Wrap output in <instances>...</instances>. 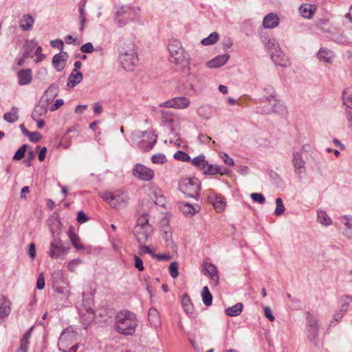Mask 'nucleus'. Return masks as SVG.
Returning a JSON list of instances; mask_svg holds the SVG:
<instances>
[{
    "mask_svg": "<svg viewBox=\"0 0 352 352\" xmlns=\"http://www.w3.org/2000/svg\"><path fill=\"white\" fill-rule=\"evenodd\" d=\"M101 197L114 208L125 207L129 200V197L125 192L118 190L115 192H105Z\"/></svg>",
    "mask_w": 352,
    "mask_h": 352,
    "instance_id": "nucleus-6",
    "label": "nucleus"
},
{
    "mask_svg": "<svg viewBox=\"0 0 352 352\" xmlns=\"http://www.w3.org/2000/svg\"><path fill=\"white\" fill-rule=\"evenodd\" d=\"M174 158L182 162H188L190 160V156L186 153L182 151H177L174 154Z\"/></svg>",
    "mask_w": 352,
    "mask_h": 352,
    "instance_id": "nucleus-46",
    "label": "nucleus"
},
{
    "mask_svg": "<svg viewBox=\"0 0 352 352\" xmlns=\"http://www.w3.org/2000/svg\"><path fill=\"white\" fill-rule=\"evenodd\" d=\"M69 248L63 246L58 237H54L50 243L49 255L52 258L64 257L68 252Z\"/></svg>",
    "mask_w": 352,
    "mask_h": 352,
    "instance_id": "nucleus-9",
    "label": "nucleus"
},
{
    "mask_svg": "<svg viewBox=\"0 0 352 352\" xmlns=\"http://www.w3.org/2000/svg\"><path fill=\"white\" fill-rule=\"evenodd\" d=\"M230 58V55L225 54L221 56H217L212 60L208 61L206 64L208 68H217L224 65Z\"/></svg>",
    "mask_w": 352,
    "mask_h": 352,
    "instance_id": "nucleus-17",
    "label": "nucleus"
},
{
    "mask_svg": "<svg viewBox=\"0 0 352 352\" xmlns=\"http://www.w3.org/2000/svg\"><path fill=\"white\" fill-rule=\"evenodd\" d=\"M82 78L83 76L81 72L73 69L69 76L67 85L71 87H74L82 80Z\"/></svg>",
    "mask_w": 352,
    "mask_h": 352,
    "instance_id": "nucleus-26",
    "label": "nucleus"
},
{
    "mask_svg": "<svg viewBox=\"0 0 352 352\" xmlns=\"http://www.w3.org/2000/svg\"><path fill=\"white\" fill-rule=\"evenodd\" d=\"M285 206L283 204H278L276 206L275 210H274V214L277 217L280 216L283 214L285 212Z\"/></svg>",
    "mask_w": 352,
    "mask_h": 352,
    "instance_id": "nucleus-63",
    "label": "nucleus"
},
{
    "mask_svg": "<svg viewBox=\"0 0 352 352\" xmlns=\"http://www.w3.org/2000/svg\"><path fill=\"white\" fill-rule=\"evenodd\" d=\"M223 160V162L229 165V166H234V160L232 158L230 157L229 155L226 153H223L222 155H221Z\"/></svg>",
    "mask_w": 352,
    "mask_h": 352,
    "instance_id": "nucleus-62",
    "label": "nucleus"
},
{
    "mask_svg": "<svg viewBox=\"0 0 352 352\" xmlns=\"http://www.w3.org/2000/svg\"><path fill=\"white\" fill-rule=\"evenodd\" d=\"M34 23V19L30 14H24L19 21V27L23 31L31 30Z\"/></svg>",
    "mask_w": 352,
    "mask_h": 352,
    "instance_id": "nucleus-21",
    "label": "nucleus"
},
{
    "mask_svg": "<svg viewBox=\"0 0 352 352\" xmlns=\"http://www.w3.org/2000/svg\"><path fill=\"white\" fill-rule=\"evenodd\" d=\"M250 197L253 201H256L261 204L265 203V199L261 193L253 192L250 195Z\"/></svg>",
    "mask_w": 352,
    "mask_h": 352,
    "instance_id": "nucleus-51",
    "label": "nucleus"
},
{
    "mask_svg": "<svg viewBox=\"0 0 352 352\" xmlns=\"http://www.w3.org/2000/svg\"><path fill=\"white\" fill-rule=\"evenodd\" d=\"M28 148V145L23 144L14 153L13 156V160H21L25 154L26 149Z\"/></svg>",
    "mask_w": 352,
    "mask_h": 352,
    "instance_id": "nucleus-42",
    "label": "nucleus"
},
{
    "mask_svg": "<svg viewBox=\"0 0 352 352\" xmlns=\"http://www.w3.org/2000/svg\"><path fill=\"white\" fill-rule=\"evenodd\" d=\"M306 327L309 339H314L318 333V321L309 311H307L306 316Z\"/></svg>",
    "mask_w": 352,
    "mask_h": 352,
    "instance_id": "nucleus-15",
    "label": "nucleus"
},
{
    "mask_svg": "<svg viewBox=\"0 0 352 352\" xmlns=\"http://www.w3.org/2000/svg\"><path fill=\"white\" fill-rule=\"evenodd\" d=\"M202 300L206 306H210L212 302V296L207 286H204L201 293Z\"/></svg>",
    "mask_w": 352,
    "mask_h": 352,
    "instance_id": "nucleus-35",
    "label": "nucleus"
},
{
    "mask_svg": "<svg viewBox=\"0 0 352 352\" xmlns=\"http://www.w3.org/2000/svg\"><path fill=\"white\" fill-rule=\"evenodd\" d=\"M207 161L205 160V156L204 155H200L192 160V164L195 166L200 168L201 170L205 168V165L206 164Z\"/></svg>",
    "mask_w": 352,
    "mask_h": 352,
    "instance_id": "nucleus-39",
    "label": "nucleus"
},
{
    "mask_svg": "<svg viewBox=\"0 0 352 352\" xmlns=\"http://www.w3.org/2000/svg\"><path fill=\"white\" fill-rule=\"evenodd\" d=\"M151 161L153 164H163L167 161V159H166L165 155L162 154V153H158V154L153 155L152 156Z\"/></svg>",
    "mask_w": 352,
    "mask_h": 352,
    "instance_id": "nucleus-43",
    "label": "nucleus"
},
{
    "mask_svg": "<svg viewBox=\"0 0 352 352\" xmlns=\"http://www.w3.org/2000/svg\"><path fill=\"white\" fill-rule=\"evenodd\" d=\"M3 118L10 123H14L19 119V116L17 111H8L4 114Z\"/></svg>",
    "mask_w": 352,
    "mask_h": 352,
    "instance_id": "nucleus-41",
    "label": "nucleus"
},
{
    "mask_svg": "<svg viewBox=\"0 0 352 352\" xmlns=\"http://www.w3.org/2000/svg\"><path fill=\"white\" fill-rule=\"evenodd\" d=\"M179 190L192 198L197 199L199 195L200 182L197 178H184L179 183Z\"/></svg>",
    "mask_w": 352,
    "mask_h": 352,
    "instance_id": "nucleus-5",
    "label": "nucleus"
},
{
    "mask_svg": "<svg viewBox=\"0 0 352 352\" xmlns=\"http://www.w3.org/2000/svg\"><path fill=\"white\" fill-rule=\"evenodd\" d=\"M210 201L217 212H221L224 210L226 203L223 197L214 196V197H210Z\"/></svg>",
    "mask_w": 352,
    "mask_h": 352,
    "instance_id": "nucleus-29",
    "label": "nucleus"
},
{
    "mask_svg": "<svg viewBox=\"0 0 352 352\" xmlns=\"http://www.w3.org/2000/svg\"><path fill=\"white\" fill-rule=\"evenodd\" d=\"M29 348V341L21 340L20 346L16 352H28Z\"/></svg>",
    "mask_w": 352,
    "mask_h": 352,
    "instance_id": "nucleus-56",
    "label": "nucleus"
},
{
    "mask_svg": "<svg viewBox=\"0 0 352 352\" xmlns=\"http://www.w3.org/2000/svg\"><path fill=\"white\" fill-rule=\"evenodd\" d=\"M68 235L72 243L76 250H80L85 248L84 246L80 243V239L78 236L73 232L72 228H69Z\"/></svg>",
    "mask_w": 352,
    "mask_h": 352,
    "instance_id": "nucleus-34",
    "label": "nucleus"
},
{
    "mask_svg": "<svg viewBox=\"0 0 352 352\" xmlns=\"http://www.w3.org/2000/svg\"><path fill=\"white\" fill-rule=\"evenodd\" d=\"M162 232L163 239H164L166 245H170L173 243L172 232H170L168 226L165 227L163 230H162Z\"/></svg>",
    "mask_w": 352,
    "mask_h": 352,
    "instance_id": "nucleus-40",
    "label": "nucleus"
},
{
    "mask_svg": "<svg viewBox=\"0 0 352 352\" xmlns=\"http://www.w3.org/2000/svg\"><path fill=\"white\" fill-rule=\"evenodd\" d=\"M178 263L177 261H173L170 263L169 267V272L170 275L172 278H175L178 276Z\"/></svg>",
    "mask_w": 352,
    "mask_h": 352,
    "instance_id": "nucleus-47",
    "label": "nucleus"
},
{
    "mask_svg": "<svg viewBox=\"0 0 352 352\" xmlns=\"http://www.w3.org/2000/svg\"><path fill=\"white\" fill-rule=\"evenodd\" d=\"M140 138H142V140L138 142V146L144 151H150L157 141V135L148 133L146 131H136L132 133L133 140Z\"/></svg>",
    "mask_w": 352,
    "mask_h": 352,
    "instance_id": "nucleus-7",
    "label": "nucleus"
},
{
    "mask_svg": "<svg viewBox=\"0 0 352 352\" xmlns=\"http://www.w3.org/2000/svg\"><path fill=\"white\" fill-rule=\"evenodd\" d=\"M148 319L151 325L155 327H160L161 325V320L158 311L151 307L148 310Z\"/></svg>",
    "mask_w": 352,
    "mask_h": 352,
    "instance_id": "nucleus-23",
    "label": "nucleus"
},
{
    "mask_svg": "<svg viewBox=\"0 0 352 352\" xmlns=\"http://www.w3.org/2000/svg\"><path fill=\"white\" fill-rule=\"evenodd\" d=\"M79 316L85 324H90L95 319V311L91 307V300H82V304L77 305Z\"/></svg>",
    "mask_w": 352,
    "mask_h": 352,
    "instance_id": "nucleus-8",
    "label": "nucleus"
},
{
    "mask_svg": "<svg viewBox=\"0 0 352 352\" xmlns=\"http://www.w3.org/2000/svg\"><path fill=\"white\" fill-rule=\"evenodd\" d=\"M189 103V100L186 97H176L160 103L157 108L185 109Z\"/></svg>",
    "mask_w": 352,
    "mask_h": 352,
    "instance_id": "nucleus-10",
    "label": "nucleus"
},
{
    "mask_svg": "<svg viewBox=\"0 0 352 352\" xmlns=\"http://www.w3.org/2000/svg\"><path fill=\"white\" fill-rule=\"evenodd\" d=\"M82 263V260L80 258H75L72 260L67 265L69 271L74 272L76 270V266Z\"/></svg>",
    "mask_w": 352,
    "mask_h": 352,
    "instance_id": "nucleus-52",
    "label": "nucleus"
},
{
    "mask_svg": "<svg viewBox=\"0 0 352 352\" xmlns=\"http://www.w3.org/2000/svg\"><path fill=\"white\" fill-rule=\"evenodd\" d=\"M145 226H151V225L149 224V223H148V219L147 215L144 214L138 218L135 226L143 227Z\"/></svg>",
    "mask_w": 352,
    "mask_h": 352,
    "instance_id": "nucleus-50",
    "label": "nucleus"
},
{
    "mask_svg": "<svg viewBox=\"0 0 352 352\" xmlns=\"http://www.w3.org/2000/svg\"><path fill=\"white\" fill-rule=\"evenodd\" d=\"M162 120L164 123L167 124L171 131H174L173 123L175 122V119L170 111H162Z\"/></svg>",
    "mask_w": 352,
    "mask_h": 352,
    "instance_id": "nucleus-33",
    "label": "nucleus"
},
{
    "mask_svg": "<svg viewBox=\"0 0 352 352\" xmlns=\"http://www.w3.org/2000/svg\"><path fill=\"white\" fill-rule=\"evenodd\" d=\"M292 164L294 168V172L299 179L303 178L306 170L305 162L302 159V155L298 152L293 153Z\"/></svg>",
    "mask_w": 352,
    "mask_h": 352,
    "instance_id": "nucleus-14",
    "label": "nucleus"
},
{
    "mask_svg": "<svg viewBox=\"0 0 352 352\" xmlns=\"http://www.w3.org/2000/svg\"><path fill=\"white\" fill-rule=\"evenodd\" d=\"M331 36H329L333 41L337 43H346V38L342 33L334 32L331 33Z\"/></svg>",
    "mask_w": 352,
    "mask_h": 352,
    "instance_id": "nucleus-45",
    "label": "nucleus"
},
{
    "mask_svg": "<svg viewBox=\"0 0 352 352\" xmlns=\"http://www.w3.org/2000/svg\"><path fill=\"white\" fill-rule=\"evenodd\" d=\"M57 92L58 86L56 85H50L41 98V107L45 109V110L50 109L49 106H51L52 102H53V99L56 96Z\"/></svg>",
    "mask_w": 352,
    "mask_h": 352,
    "instance_id": "nucleus-11",
    "label": "nucleus"
},
{
    "mask_svg": "<svg viewBox=\"0 0 352 352\" xmlns=\"http://www.w3.org/2000/svg\"><path fill=\"white\" fill-rule=\"evenodd\" d=\"M134 265L135 267L140 272L144 269L142 260L137 255L134 256Z\"/></svg>",
    "mask_w": 352,
    "mask_h": 352,
    "instance_id": "nucleus-53",
    "label": "nucleus"
},
{
    "mask_svg": "<svg viewBox=\"0 0 352 352\" xmlns=\"http://www.w3.org/2000/svg\"><path fill=\"white\" fill-rule=\"evenodd\" d=\"M316 11V8L314 5L310 3H304L299 8V12L301 16L304 18H312L314 13Z\"/></svg>",
    "mask_w": 352,
    "mask_h": 352,
    "instance_id": "nucleus-25",
    "label": "nucleus"
},
{
    "mask_svg": "<svg viewBox=\"0 0 352 352\" xmlns=\"http://www.w3.org/2000/svg\"><path fill=\"white\" fill-rule=\"evenodd\" d=\"M87 3V0H82L78 5V11H79V18L80 21V30L82 31L84 29V25L86 21L85 18V6Z\"/></svg>",
    "mask_w": 352,
    "mask_h": 352,
    "instance_id": "nucleus-31",
    "label": "nucleus"
},
{
    "mask_svg": "<svg viewBox=\"0 0 352 352\" xmlns=\"http://www.w3.org/2000/svg\"><path fill=\"white\" fill-rule=\"evenodd\" d=\"M19 83L21 85L29 84L32 78V71L30 69L20 70L18 72Z\"/></svg>",
    "mask_w": 352,
    "mask_h": 352,
    "instance_id": "nucleus-24",
    "label": "nucleus"
},
{
    "mask_svg": "<svg viewBox=\"0 0 352 352\" xmlns=\"http://www.w3.org/2000/svg\"><path fill=\"white\" fill-rule=\"evenodd\" d=\"M178 204H179V210L185 215L192 216L198 212V210L195 208V207L190 204H188V203H186L184 201H180V202H179Z\"/></svg>",
    "mask_w": 352,
    "mask_h": 352,
    "instance_id": "nucleus-27",
    "label": "nucleus"
},
{
    "mask_svg": "<svg viewBox=\"0 0 352 352\" xmlns=\"http://www.w3.org/2000/svg\"><path fill=\"white\" fill-rule=\"evenodd\" d=\"M153 258H157L158 261H168L171 258V256L169 254H154Z\"/></svg>",
    "mask_w": 352,
    "mask_h": 352,
    "instance_id": "nucleus-60",
    "label": "nucleus"
},
{
    "mask_svg": "<svg viewBox=\"0 0 352 352\" xmlns=\"http://www.w3.org/2000/svg\"><path fill=\"white\" fill-rule=\"evenodd\" d=\"M144 243H139L140 254L142 255V254L146 253V254L151 255V256L153 257V255L155 253L148 245H144Z\"/></svg>",
    "mask_w": 352,
    "mask_h": 352,
    "instance_id": "nucleus-48",
    "label": "nucleus"
},
{
    "mask_svg": "<svg viewBox=\"0 0 352 352\" xmlns=\"http://www.w3.org/2000/svg\"><path fill=\"white\" fill-rule=\"evenodd\" d=\"M135 177L144 181H151L154 177V171L141 164H137L133 169Z\"/></svg>",
    "mask_w": 352,
    "mask_h": 352,
    "instance_id": "nucleus-12",
    "label": "nucleus"
},
{
    "mask_svg": "<svg viewBox=\"0 0 352 352\" xmlns=\"http://www.w3.org/2000/svg\"><path fill=\"white\" fill-rule=\"evenodd\" d=\"M63 103L64 102L63 99H58L55 101L54 103L52 104L51 106H50V110H57L63 104Z\"/></svg>",
    "mask_w": 352,
    "mask_h": 352,
    "instance_id": "nucleus-61",
    "label": "nucleus"
},
{
    "mask_svg": "<svg viewBox=\"0 0 352 352\" xmlns=\"http://www.w3.org/2000/svg\"><path fill=\"white\" fill-rule=\"evenodd\" d=\"M280 19L274 13L267 14L263 20V26L265 28H274L279 24Z\"/></svg>",
    "mask_w": 352,
    "mask_h": 352,
    "instance_id": "nucleus-19",
    "label": "nucleus"
},
{
    "mask_svg": "<svg viewBox=\"0 0 352 352\" xmlns=\"http://www.w3.org/2000/svg\"><path fill=\"white\" fill-rule=\"evenodd\" d=\"M204 272L210 276L212 281L217 285L219 284L218 271L214 265L211 263H206L204 265Z\"/></svg>",
    "mask_w": 352,
    "mask_h": 352,
    "instance_id": "nucleus-18",
    "label": "nucleus"
},
{
    "mask_svg": "<svg viewBox=\"0 0 352 352\" xmlns=\"http://www.w3.org/2000/svg\"><path fill=\"white\" fill-rule=\"evenodd\" d=\"M55 291L60 294L63 295L65 298H68L70 295V292L67 285L66 286H54Z\"/></svg>",
    "mask_w": 352,
    "mask_h": 352,
    "instance_id": "nucleus-44",
    "label": "nucleus"
},
{
    "mask_svg": "<svg viewBox=\"0 0 352 352\" xmlns=\"http://www.w3.org/2000/svg\"><path fill=\"white\" fill-rule=\"evenodd\" d=\"M243 307V304L241 302H238L236 305L227 308L226 309L225 312H226V315H228L229 316H231V317L237 316L240 315L241 313L242 312Z\"/></svg>",
    "mask_w": 352,
    "mask_h": 352,
    "instance_id": "nucleus-30",
    "label": "nucleus"
},
{
    "mask_svg": "<svg viewBox=\"0 0 352 352\" xmlns=\"http://www.w3.org/2000/svg\"><path fill=\"white\" fill-rule=\"evenodd\" d=\"M27 136L28 137L29 140L32 142H38L41 139V134L37 131L29 132L27 134Z\"/></svg>",
    "mask_w": 352,
    "mask_h": 352,
    "instance_id": "nucleus-49",
    "label": "nucleus"
},
{
    "mask_svg": "<svg viewBox=\"0 0 352 352\" xmlns=\"http://www.w3.org/2000/svg\"><path fill=\"white\" fill-rule=\"evenodd\" d=\"M343 104L349 109H352V86L345 88L342 97Z\"/></svg>",
    "mask_w": 352,
    "mask_h": 352,
    "instance_id": "nucleus-28",
    "label": "nucleus"
},
{
    "mask_svg": "<svg viewBox=\"0 0 352 352\" xmlns=\"http://www.w3.org/2000/svg\"><path fill=\"white\" fill-rule=\"evenodd\" d=\"M264 314H265V317L267 318L270 322H273L275 320V318L272 314L270 307H265Z\"/></svg>",
    "mask_w": 352,
    "mask_h": 352,
    "instance_id": "nucleus-59",
    "label": "nucleus"
},
{
    "mask_svg": "<svg viewBox=\"0 0 352 352\" xmlns=\"http://www.w3.org/2000/svg\"><path fill=\"white\" fill-rule=\"evenodd\" d=\"M10 313V302L4 297L0 305V318L8 316Z\"/></svg>",
    "mask_w": 352,
    "mask_h": 352,
    "instance_id": "nucleus-32",
    "label": "nucleus"
},
{
    "mask_svg": "<svg viewBox=\"0 0 352 352\" xmlns=\"http://www.w3.org/2000/svg\"><path fill=\"white\" fill-rule=\"evenodd\" d=\"M36 113H33L32 114V118L33 120H34L35 121L37 122L38 123V129H42L44 126V121L43 120H36V116L38 115V116H43L45 114V113H46L47 111H43L40 113H38V111H35Z\"/></svg>",
    "mask_w": 352,
    "mask_h": 352,
    "instance_id": "nucleus-55",
    "label": "nucleus"
},
{
    "mask_svg": "<svg viewBox=\"0 0 352 352\" xmlns=\"http://www.w3.org/2000/svg\"><path fill=\"white\" fill-rule=\"evenodd\" d=\"M318 58L322 62L330 63L334 57L333 52L327 48H320L317 54Z\"/></svg>",
    "mask_w": 352,
    "mask_h": 352,
    "instance_id": "nucleus-22",
    "label": "nucleus"
},
{
    "mask_svg": "<svg viewBox=\"0 0 352 352\" xmlns=\"http://www.w3.org/2000/svg\"><path fill=\"white\" fill-rule=\"evenodd\" d=\"M265 47L270 54V56L276 65L286 67L288 60L283 55V52L275 38L271 37L265 38L263 41Z\"/></svg>",
    "mask_w": 352,
    "mask_h": 352,
    "instance_id": "nucleus-4",
    "label": "nucleus"
},
{
    "mask_svg": "<svg viewBox=\"0 0 352 352\" xmlns=\"http://www.w3.org/2000/svg\"><path fill=\"white\" fill-rule=\"evenodd\" d=\"M318 222L324 226H330L332 223L331 218L323 210L318 211Z\"/></svg>",
    "mask_w": 352,
    "mask_h": 352,
    "instance_id": "nucleus-36",
    "label": "nucleus"
},
{
    "mask_svg": "<svg viewBox=\"0 0 352 352\" xmlns=\"http://www.w3.org/2000/svg\"><path fill=\"white\" fill-rule=\"evenodd\" d=\"M170 54V60L177 65H179L185 72L190 70V57L184 50L181 42L177 40H171L168 45Z\"/></svg>",
    "mask_w": 352,
    "mask_h": 352,
    "instance_id": "nucleus-2",
    "label": "nucleus"
},
{
    "mask_svg": "<svg viewBox=\"0 0 352 352\" xmlns=\"http://www.w3.org/2000/svg\"><path fill=\"white\" fill-rule=\"evenodd\" d=\"M138 325L135 314L129 311H119L115 316L114 329L120 334L133 336Z\"/></svg>",
    "mask_w": 352,
    "mask_h": 352,
    "instance_id": "nucleus-1",
    "label": "nucleus"
},
{
    "mask_svg": "<svg viewBox=\"0 0 352 352\" xmlns=\"http://www.w3.org/2000/svg\"><path fill=\"white\" fill-rule=\"evenodd\" d=\"M45 287V279L43 273H41L37 278L36 288L39 290L43 289Z\"/></svg>",
    "mask_w": 352,
    "mask_h": 352,
    "instance_id": "nucleus-57",
    "label": "nucleus"
},
{
    "mask_svg": "<svg viewBox=\"0 0 352 352\" xmlns=\"http://www.w3.org/2000/svg\"><path fill=\"white\" fill-rule=\"evenodd\" d=\"M119 60L124 69L133 71L138 63V57L133 43L124 44L119 48Z\"/></svg>",
    "mask_w": 352,
    "mask_h": 352,
    "instance_id": "nucleus-3",
    "label": "nucleus"
},
{
    "mask_svg": "<svg viewBox=\"0 0 352 352\" xmlns=\"http://www.w3.org/2000/svg\"><path fill=\"white\" fill-rule=\"evenodd\" d=\"M76 220L78 222L83 223L88 221V217L82 211H79L78 212Z\"/></svg>",
    "mask_w": 352,
    "mask_h": 352,
    "instance_id": "nucleus-58",
    "label": "nucleus"
},
{
    "mask_svg": "<svg viewBox=\"0 0 352 352\" xmlns=\"http://www.w3.org/2000/svg\"><path fill=\"white\" fill-rule=\"evenodd\" d=\"M219 39V34L217 32H214L211 33L208 37L201 40V44L204 45H209L215 43Z\"/></svg>",
    "mask_w": 352,
    "mask_h": 352,
    "instance_id": "nucleus-38",
    "label": "nucleus"
},
{
    "mask_svg": "<svg viewBox=\"0 0 352 352\" xmlns=\"http://www.w3.org/2000/svg\"><path fill=\"white\" fill-rule=\"evenodd\" d=\"M68 57L67 53L62 51L53 56L52 65L58 72H61L65 68Z\"/></svg>",
    "mask_w": 352,
    "mask_h": 352,
    "instance_id": "nucleus-16",
    "label": "nucleus"
},
{
    "mask_svg": "<svg viewBox=\"0 0 352 352\" xmlns=\"http://www.w3.org/2000/svg\"><path fill=\"white\" fill-rule=\"evenodd\" d=\"M80 50L83 53H91L94 51V47L91 43L88 42L81 46Z\"/></svg>",
    "mask_w": 352,
    "mask_h": 352,
    "instance_id": "nucleus-54",
    "label": "nucleus"
},
{
    "mask_svg": "<svg viewBox=\"0 0 352 352\" xmlns=\"http://www.w3.org/2000/svg\"><path fill=\"white\" fill-rule=\"evenodd\" d=\"M28 254L32 259L34 258L36 256V247L35 244L33 243H31L29 245Z\"/></svg>",
    "mask_w": 352,
    "mask_h": 352,
    "instance_id": "nucleus-64",
    "label": "nucleus"
},
{
    "mask_svg": "<svg viewBox=\"0 0 352 352\" xmlns=\"http://www.w3.org/2000/svg\"><path fill=\"white\" fill-rule=\"evenodd\" d=\"M182 305L186 314L192 318L197 316V314L194 311L193 305L187 294H184L182 296Z\"/></svg>",
    "mask_w": 352,
    "mask_h": 352,
    "instance_id": "nucleus-20",
    "label": "nucleus"
},
{
    "mask_svg": "<svg viewBox=\"0 0 352 352\" xmlns=\"http://www.w3.org/2000/svg\"><path fill=\"white\" fill-rule=\"evenodd\" d=\"M203 171L205 175H215L221 171V166L218 165L209 164L207 162Z\"/></svg>",
    "mask_w": 352,
    "mask_h": 352,
    "instance_id": "nucleus-37",
    "label": "nucleus"
},
{
    "mask_svg": "<svg viewBox=\"0 0 352 352\" xmlns=\"http://www.w3.org/2000/svg\"><path fill=\"white\" fill-rule=\"evenodd\" d=\"M134 235L138 243H146L153 233L152 226H135Z\"/></svg>",
    "mask_w": 352,
    "mask_h": 352,
    "instance_id": "nucleus-13",
    "label": "nucleus"
}]
</instances>
